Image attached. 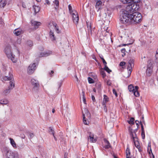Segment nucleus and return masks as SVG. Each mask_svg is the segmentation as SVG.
I'll list each match as a JSON object with an SVG mask.
<instances>
[{"instance_id":"nucleus-3","label":"nucleus","mask_w":158,"mask_h":158,"mask_svg":"<svg viewBox=\"0 0 158 158\" xmlns=\"http://www.w3.org/2000/svg\"><path fill=\"white\" fill-rule=\"evenodd\" d=\"M120 23L125 24L126 25H129L131 24L130 20V14L125 12L122 14L120 19Z\"/></svg>"},{"instance_id":"nucleus-18","label":"nucleus","mask_w":158,"mask_h":158,"mask_svg":"<svg viewBox=\"0 0 158 158\" xmlns=\"http://www.w3.org/2000/svg\"><path fill=\"white\" fill-rule=\"evenodd\" d=\"M103 97V101L102 104V105H105L106 103L108 101L109 98L106 95H104Z\"/></svg>"},{"instance_id":"nucleus-36","label":"nucleus","mask_w":158,"mask_h":158,"mask_svg":"<svg viewBox=\"0 0 158 158\" xmlns=\"http://www.w3.org/2000/svg\"><path fill=\"white\" fill-rule=\"evenodd\" d=\"M104 66V69L108 73H110L111 72V71L109 69L106 65Z\"/></svg>"},{"instance_id":"nucleus-26","label":"nucleus","mask_w":158,"mask_h":158,"mask_svg":"<svg viewBox=\"0 0 158 158\" xmlns=\"http://www.w3.org/2000/svg\"><path fill=\"white\" fill-rule=\"evenodd\" d=\"M9 139L10 140V143L11 145L15 148H16L17 147L16 144L13 139L10 138Z\"/></svg>"},{"instance_id":"nucleus-19","label":"nucleus","mask_w":158,"mask_h":158,"mask_svg":"<svg viewBox=\"0 0 158 158\" xmlns=\"http://www.w3.org/2000/svg\"><path fill=\"white\" fill-rule=\"evenodd\" d=\"M104 141L106 144L104 147L106 149H108L111 147L109 142L106 139H104Z\"/></svg>"},{"instance_id":"nucleus-13","label":"nucleus","mask_w":158,"mask_h":158,"mask_svg":"<svg viewBox=\"0 0 158 158\" xmlns=\"http://www.w3.org/2000/svg\"><path fill=\"white\" fill-rule=\"evenodd\" d=\"M49 37L50 40L52 41H54L56 39V36L55 35L54 31L52 30H50L49 33Z\"/></svg>"},{"instance_id":"nucleus-11","label":"nucleus","mask_w":158,"mask_h":158,"mask_svg":"<svg viewBox=\"0 0 158 158\" xmlns=\"http://www.w3.org/2000/svg\"><path fill=\"white\" fill-rule=\"evenodd\" d=\"M24 30L21 28L16 29L14 31V34L16 36H18L23 33Z\"/></svg>"},{"instance_id":"nucleus-5","label":"nucleus","mask_w":158,"mask_h":158,"mask_svg":"<svg viewBox=\"0 0 158 158\" xmlns=\"http://www.w3.org/2000/svg\"><path fill=\"white\" fill-rule=\"evenodd\" d=\"M139 8V6L136 3L133 2L129 3L126 7V12L130 14L133 13L135 11L137 10Z\"/></svg>"},{"instance_id":"nucleus-16","label":"nucleus","mask_w":158,"mask_h":158,"mask_svg":"<svg viewBox=\"0 0 158 158\" xmlns=\"http://www.w3.org/2000/svg\"><path fill=\"white\" fill-rule=\"evenodd\" d=\"M53 26L54 27V29L56 33L58 34L60 33L61 31L59 29L58 26L57 25V24L56 23H53Z\"/></svg>"},{"instance_id":"nucleus-42","label":"nucleus","mask_w":158,"mask_h":158,"mask_svg":"<svg viewBox=\"0 0 158 158\" xmlns=\"http://www.w3.org/2000/svg\"><path fill=\"white\" fill-rule=\"evenodd\" d=\"M53 3H54L56 7H58L59 6V1L58 0H55L53 1Z\"/></svg>"},{"instance_id":"nucleus-20","label":"nucleus","mask_w":158,"mask_h":158,"mask_svg":"<svg viewBox=\"0 0 158 158\" xmlns=\"http://www.w3.org/2000/svg\"><path fill=\"white\" fill-rule=\"evenodd\" d=\"M102 4V2L100 0L98 1L96 4L95 7L98 9V10L101 8Z\"/></svg>"},{"instance_id":"nucleus-28","label":"nucleus","mask_w":158,"mask_h":158,"mask_svg":"<svg viewBox=\"0 0 158 158\" xmlns=\"http://www.w3.org/2000/svg\"><path fill=\"white\" fill-rule=\"evenodd\" d=\"M128 89L130 92H133L134 91L135 89V87H134L132 85H130L128 86Z\"/></svg>"},{"instance_id":"nucleus-4","label":"nucleus","mask_w":158,"mask_h":158,"mask_svg":"<svg viewBox=\"0 0 158 158\" xmlns=\"http://www.w3.org/2000/svg\"><path fill=\"white\" fill-rule=\"evenodd\" d=\"M4 52L8 58L11 59L13 62L16 63L17 62V58L12 54L11 51V47L10 45H8L5 47Z\"/></svg>"},{"instance_id":"nucleus-38","label":"nucleus","mask_w":158,"mask_h":158,"mask_svg":"<svg viewBox=\"0 0 158 158\" xmlns=\"http://www.w3.org/2000/svg\"><path fill=\"white\" fill-rule=\"evenodd\" d=\"M68 8L69 9V12L70 14L73 13V11H75V10H73L72 6L70 4H69V5L68 6Z\"/></svg>"},{"instance_id":"nucleus-29","label":"nucleus","mask_w":158,"mask_h":158,"mask_svg":"<svg viewBox=\"0 0 158 158\" xmlns=\"http://www.w3.org/2000/svg\"><path fill=\"white\" fill-rule=\"evenodd\" d=\"M126 157H130V155L131 154V152L129 148L128 147L126 151Z\"/></svg>"},{"instance_id":"nucleus-25","label":"nucleus","mask_w":158,"mask_h":158,"mask_svg":"<svg viewBox=\"0 0 158 158\" xmlns=\"http://www.w3.org/2000/svg\"><path fill=\"white\" fill-rule=\"evenodd\" d=\"M33 7L35 15L39 12L40 8L39 6H34Z\"/></svg>"},{"instance_id":"nucleus-17","label":"nucleus","mask_w":158,"mask_h":158,"mask_svg":"<svg viewBox=\"0 0 158 158\" xmlns=\"http://www.w3.org/2000/svg\"><path fill=\"white\" fill-rule=\"evenodd\" d=\"M11 90L10 89L7 88L3 91L2 94L3 95L6 96L10 93Z\"/></svg>"},{"instance_id":"nucleus-9","label":"nucleus","mask_w":158,"mask_h":158,"mask_svg":"<svg viewBox=\"0 0 158 158\" xmlns=\"http://www.w3.org/2000/svg\"><path fill=\"white\" fill-rule=\"evenodd\" d=\"M36 69L35 63H33L30 64L28 67L27 73L29 74H32L34 72Z\"/></svg>"},{"instance_id":"nucleus-61","label":"nucleus","mask_w":158,"mask_h":158,"mask_svg":"<svg viewBox=\"0 0 158 158\" xmlns=\"http://www.w3.org/2000/svg\"><path fill=\"white\" fill-rule=\"evenodd\" d=\"M148 152L149 153V154L150 155H152V149H150L149 151H148Z\"/></svg>"},{"instance_id":"nucleus-12","label":"nucleus","mask_w":158,"mask_h":158,"mask_svg":"<svg viewBox=\"0 0 158 158\" xmlns=\"http://www.w3.org/2000/svg\"><path fill=\"white\" fill-rule=\"evenodd\" d=\"M2 79L4 81H10L13 79V75L12 73L10 72L9 73V76H3Z\"/></svg>"},{"instance_id":"nucleus-57","label":"nucleus","mask_w":158,"mask_h":158,"mask_svg":"<svg viewBox=\"0 0 158 158\" xmlns=\"http://www.w3.org/2000/svg\"><path fill=\"white\" fill-rule=\"evenodd\" d=\"M102 60L104 66L106 65L107 63L104 58L102 59Z\"/></svg>"},{"instance_id":"nucleus-27","label":"nucleus","mask_w":158,"mask_h":158,"mask_svg":"<svg viewBox=\"0 0 158 158\" xmlns=\"http://www.w3.org/2000/svg\"><path fill=\"white\" fill-rule=\"evenodd\" d=\"M6 4V0H1L0 1V6L4 7Z\"/></svg>"},{"instance_id":"nucleus-64","label":"nucleus","mask_w":158,"mask_h":158,"mask_svg":"<svg viewBox=\"0 0 158 158\" xmlns=\"http://www.w3.org/2000/svg\"><path fill=\"white\" fill-rule=\"evenodd\" d=\"M150 158H154V156L153 155V153H152V155H150Z\"/></svg>"},{"instance_id":"nucleus-56","label":"nucleus","mask_w":158,"mask_h":158,"mask_svg":"<svg viewBox=\"0 0 158 158\" xmlns=\"http://www.w3.org/2000/svg\"><path fill=\"white\" fill-rule=\"evenodd\" d=\"M50 3L49 0H45V2L44 3L45 4H47L48 5H50Z\"/></svg>"},{"instance_id":"nucleus-53","label":"nucleus","mask_w":158,"mask_h":158,"mask_svg":"<svg viewBox=\"0 0 158 158\" xmlns=\"http://www.w3.org/2000/svg\"><path fill=\"white\" fill-rule=\"evenodd\" d=\"M85 111L86 112V113L87 114V115L89 117L90 116V113H89V111L87 109L85 110Z\"/></svg>"},{"instance_id":"nucleus-46","label":"nucleus","mask_w":158,"mask_h":158,"mask_svg":"<svg viewBox=\"0 0 158 158\" xmlns=\"http://www.w3.org/2000/svg\"><path fill=\"white\" fill-rule=\"evenodd\" d=\"M140 123L141 125L142 132L144 131L143 124H142V122L141 121L140 122Z\"/></svg>"},{"instance_id":"nucleus-54","label":"nucleus","mask_w":158,"mask_h":158,"mask_svg":"<svg viewBox=\"0 0 158 158\" xmlns=\"http://www.w3.org/2000/svg\"><path fill=\"white\" fill-rule=\"evenodd\" d=\"M104 106V111L106 112H107V109L106 107V104L105 105H103Z\"/></svg>"},{"instance_id":"nucleus-23","label":"nucleus","mask_w":158,"mask_h":158,"mask_svg":"<svg viewBox=\"0 0 158 158\" xmlns=\"http://www.w3.org/2000/svg\"><path fill=\"white\" fill-rule=\"evenodd\" d=\"M14 41L15 42L13 44L14 46H15L17 44H19L21 43V39L20 38H18L16 40L14 39Z\"/></svg>"},{"instance_id":"nucleus-51","label":"nucleus","mask_w":158,"mask_h":158,"mask_svg":"<svg viewBox=\"0 0 158 158\" xmlns=\"http://www.w3.org/2000/svg\"><path fill=\"white\" fill-rule=\"evenodd\" d=\"M113 92L114 94L116 97L118 96V94L117 93L116 90L115 89H113Z\"/></svg>"},{"instance_id":"nucleus-14","label":"nucleus","mask_w":158,"mask_h":158,"mask_svg":"<svg viewBox=\"0 0 158 158\" xmlns=\"http://www.w3.org/2000/svg\"><path fill=\"white\" fill-rule=\"evenodd\" d=\"M52 53V52L50 51L48 52H43L40 53L39 55L40 57H42L43 56H49Z\"/></svg>"},{"instance_id":"nucleus-15","label":"nucleus","mask_w":158,"mask_h":158,"mask_svg":"<svg viewBox=\"0 0 158 158\" xmlns=\"http://www.w3.org/2000/svg\"><path fill=\"white\" fill-rule=\"evenodd\" d=\"M15 87V82L13 79L11 80L9 82V85L8 87L11 90Z\"/></svg>"},{"instance_id":"nucleus-60","label":"nucleus","mask_w":158,"mask_h":158,"mask_svg":"<svg viewBox=\"0 0 158 158\" xmlns=\"http://www.w3.org/2000/svg\"><path fill=\"white\" fill-rule=\"evenodd\" d=\"M29 136H30V138H31L34 136V134L33 133H31L30 134Z\"/></svg>"},{"instance_id":"nucleus-30","label":"nucleus","mask_w":158,"mask_h":158,"mask_svg":"<svg viewBox=\"0 0 158 158\" xmlns=\"http://www.w3.org/2000/svg\"><path fill=\"white\" fill-rule=\"evenodd\" d=\"M152 68H147L146 70L147 74L148 76H150L151 73L152 72Z\"/></svg>"},{"instance_id":"nucleus-22","label":"nucleus","mask_w":158,"mask_h":158,"mask_svg":"<svg viewBox=\"0 0 158 158\" xmlns=\"http://www.w3.org/2000/svg\"><path fill=\"white\" fill-rule=\"evenodd\" d=\"M9 103L8 100L6 98H3L0 100V104L6 105Z\"/></svg>"},{"instance_id":"nucleus-24","label":"nucleus","mask_w":158,"mask_h":158,"mask_svg":"<svg viewBox=\"0 0 158 158\" xmlns=\"http://www.w3.org/2000/svg\"><path fill=\"white\" fill-rule=\"evenodd\" d=\"M88 139L90 140V142L93 143L95 142L97 140L95 139H94L93 135L92 134L89 135Z\"/></svg>"},{"instance_id":"nucleus-10","label":"nucleus","mask_w":158,"mask_h":158,"mask_svg":"<svg viewBox=\"0 0 158 158\" xmlns=\"http://www.w3.org/2000/svg\"><path fill=\"white\" fill-rule=\"evenodd\" d=\"M132 137L133 139L135 145V146L136 148H137L139 152H141L142 151V150L140 146L139 145V143L138 141L135 140L136 139H137V138L135 136H134L133 134H132Z\"/></svg>"},{"instance_id":"nucleus-40","label":"nucleus","mask_w":158,"mask_h":158,"mask_svg":"<svg viewBox=\"0 0 158 158\" xmlns=\"http://www.w3.org/2000/svg\"><path fill=\"white\" fill-rule=\"evenodd\" d=\"M49 132L50 134H52L53 135H54V131L51 127H50L49 128Z\"/></svg>"},{"instance_id":"nucleus-49","label":"nucleus","mask_w":158,"mask_h":158,"mask_svg":"<svg viewBox=\"0 0 158 158\" xmlns=\"http://www.w3.org/2000/svg\"><path fill=\"white\" fill-rule=\"evenodd\" d=\"M4 24V23L3 21V19L1 17H0V25H2Z\"/></svg>"},{"instance_id":"nucleus-33","label":"nucleus","mask_w":158,"mask_h":158,"mask_svg":"<svg viewBox=\"0 0 158 158\" xmlns=\"http://www.w3.org/2000/svg\"><path fill=\"white\" fill-rule=\"evenodd\" d=\"M32 24L34 26H39L40 25L41 23L36 21L31 22Z\"/></svg>"},{"instance_id":"nucleus-39","label":"nucleus","mask_w":158,"mask_h":158,"mask_svg":"<svg viewBox=\"0 0 158 158\" xmlns=\"http://www.w3.org/2000/svg\"><path fill=\"white\" fill-rule=\"evenodd\" d=\"M88 82L90 84L93 83L94 82V81L92 78L89 77L88 79Z\"/></svg>"},{"instance_id":"nucleus-52","label":"nucleus","mask_w":158,"mask_h":158,"mask_svg":"<svg viewBox=\"0 0 158 158\" xmlns=\"http://www.w3.org/2000/svg\"><path fill=\"white\" fill-rule=\"evenodd\" d=\"M106 83L107 85H111V83L110 82V80H108L107 81Z\"/></svg>"},{"instance_id":"nucleus-48","label":"nucleus","mask_w":158,"mask_h":158,"mask_svg":"<svg viewBox=\"0 0 158 158\" xmlns=\"http://www.w3.org/2000/svg\"><path fill=\"white\" fill-rule=\"evenodd\" d=\"M101 73L102 75L103 78H104L106 76V74L105 72L104 71H102L101 72Z\"/></svg>"},{"instance_id":"nucleus-41","label":"nucleus","mask_w":158,"mask_h":158,"mask_svg":"<svg viewBox=\"0 0 158 158\" xmlns=\"http://www.w3.org/2000/svg\"><path fill=\"white\" fill-rule=\"evenodd\" d=\"M82 99H83V101L84 103L85 104H86V100H85V93L83 91L82 92Z\"/></svg>"},{"instance_id":"nucleus-34","label":"nucleus","mask_w":158,"mask_h":158,"mask_svg":"<svg viewBox=\"0 0 158 158\" xmlns=\"http://www.w3.org/2000/svg\"><path fill=\"white\" fill-rule=\"evenodd\" d=\"M26 44L27 46H29V47H31L33 45V43L31 40L27 41V42Z\"/></svg>"},{"instance_id":"nucleus-50","label":"nucleus","mask_w":158,"mask_h":158,"mask_svg":"<svg viewBox=\"0 0 158 158\" xmlns=\"http://www.w3.org/2000/svg\"><path fill=\"white\" fill-rule=\"evenodd\" d=\"M141 135L142 139H144L145 137L144 131L141 132Z\"/></svg>"},{"instance_id":"nucleus-58","label":"nucleus","mask_w":158,"mask_h":158,"mask_svg":"<svg viewBox=\"0 0 158 158\" xmlns=\"http://www.w3.org/2000/svg\"><path fill=\"white\" fill-rule=\"evenodd\" d=\"M92 99L94 102H95L96 101L95 99L94 96V95H92L91 96Z\"/></svg>"},{"instance_id":"nucleus-37","label":"nucleus","mask_w":158,"mask_h":158,"mask_svg":"<svg viewBox=\"0 0 158 158\" xmlns=\"http://www.w3.org/2000/svg\"><path fill=\"white\" fill-rule=\"evenodd\" d=\"M148 64L147 66V68H152V64L150 60H148Z\"/></svg>"},{"instance_id":"nucleus-21","label":"nucleus","mask_w":158,"mask_h":158,"mask_svg":"<svg viewBox=\"0 0 158 158\" xmlns=\"http://www.w3.org/2000/svg\"><path fill=\"white\" fill-rule=\"evenodd\" d=\"M139 87L137 86H135V89L134 91L133 92L134 95L136 97H139V94L138 91Z\"/></svg>"},{"instance_id":"nucleus-31","label":"nucleus","mask_w":158,"mask_h":158,"mask_svg":"<svg viewBox=\"0 0 158 158\" xmlns=\"http://www.w3.org/2000/svg\"><path fill=\"white\" fill-rule=\"evenodd\" d=\"M135 119L133 117H131L130 118V120H129L128 121V123L130 124H134V121Z\"/></svg>"},{"instance_id":"nucleus-45","label":"nucleus","mask_w":158,"mask_h":158,"mask_svg":"<svg viewBox=\"0 0 158 158\" xmlns=\"http://www.w3.org/2000/svg\"><path fill=\"white\" fill-rule=\"evenodd\" d=\"M87 25L88 28L90 29V30H91V26L90 23H89V22H87Z\"/></svg>"},{"instance_id":"nucleus-44","label":"nucleus","mask_w":158,"mask_h":158,"mask_svg":"<svg viewBox=\"0 0 158 158\" xmlns=\"http://www.w3.org/2000/svg\"><path fill=\"white\" fill-rule=\"evenodd\" d=\"M125 64L126 63L125 62L122 61L120 63L119 65L121 66H122L123 68V66H124Z\"/></svg>"},{"instance_id":"nucleus-32","label":"nucleus","mask_w":158,"mask_h":158,"mask_svg":"<svg viewBox=\"0 0 158 158\" xmlns=\"http://www.w3.org/2000/svg\"><path fill=\"white\" fill-rule=\"evenodd\" d=\"M83 122L85 124L88 125L89 123V122L87 121V120L85 119V114L83 113Z\"/></svg>"},{"instance_id":"nucleus-47","label":"nucleus","mask_w":158,"mask_h":158,"mask_svg":"<svg viewBox=\"0 0 158 158\" xmlns=\"http://www.w3.org/2000/svg\"><path fill=\"white\" fill-rule=\"evenodd\" d=\"M63 81L62 80H61L58 83L59 88H60L62 85Z\"/></svg>"},{"instance_id":"nucleus-6","label":"nucleus","mask_w":158,"mask_h":158,"mask_svg":"<svg viewBox=\"0 0 158 158\" xmlns=\"http://www.w3.org/2000/svg\"><path fill=\"white\" fill-rule=\"evenodd\" d=\"M31 83L33 86L32 89V92L34 93H37L39 89L40 85L39 82L36 79L34 78L31 80Z\"/></svg>"},{"instance_id":"nucleus-62","label":"nucleus","mask_w":158,"mask_h":158,"mask_svg":"<svg viewBox=\"0 0 158 158\" xmlns=\"http://www.w3.org/2000/svg\"><path fill=\"white\" fill-rule=\"evenodd\" d=\"M121 52H122L123 53H125V48H123L121 50Z\"/></svg>"},{"instance_id":"nucleus-8","label":"nucleus","mask_w":158,"mask_h":158,"mask_svg":"<svg viewBox=\"0 0 158 158\" xmlns=\"http://www.w3.org/2000/svg\"><path fill=\"white\" fill-rule=\"evenodd\" d=\"M71 14L72 15V19L74 23L76 24L78 23L79 21V17L76 11H74Z\"/></svg>"},{"instance_id":"nucleus-7","label":"nucleus","mask_w":158,"mask_h":158,"mask_svg":"<svg viewBox=\"0 0 158 158\" xmlns=\"http://www.w3.org/2000/svg\"><path fill=\"white\" fill-rule=\"evenodd\" d=\"M134 60L133 59L130 60L128 62L127 67V69L128 70V73L129 74L128 75V77L130 76L132 70V68L134 66Z\"/></svg>"},{"instance_id":"nucleus-55","label":"nucleus","mask_w":158,"mask_h":158,"mask_svg":"<svg viewBox=\"0 0 158 158\" xmlns=\"http://www.w3.org/2000/svg\"><path fill=\"white\" fill-rule=\"evenodd\" d=\"M155 56L156 57V60H158V49L156 51Z\"/></svg>"},{"instance_id":"nucleus-35","label":"nucleus","mask_w":158,"mask_h":158,"mask_svg":"<svg viewBox=\"0 0 158 158\" xmlns=\"http://www.w3.org/2000/svg\"><path fill=\"white\" fill-rule=\"evenodd\" d=\"M123 4H127L131 3V0H120Z\"/></svg>"},{"instance_id":"nucleus-59","label":"nucleus","mask_w":158,"mask_h":158,"mask_svg":"<svg viewBox=\"0 0 158 158\" xmlns=\"http://www.w3.org/2000/svg\"><path fill=\"white\" fill-rule=\"evenodd\" d=\"M136 125L137 126V127L139 126V122L138 120H136L135 121Z\"/></svg>"},{"instance_id":"nucleus-63","label":"nucleus","mask_w":158,"mask_h":158,"mask_svg":"<svg viewBox=\"0 0 158 158\" xmlns=\"http://www.w3.org/2000/svg\"><path fill=\"white\" fill-rule=\"evenodd\" d=\"M67 155L68 153H65L64 155V158H68L67 157Z\"/></svg>"},{"instance_id":"nucleus-1","label":"nucleus","mask_w":158,"mask_h":158,"mask_svg":"<svg viewBox=\"0 0 158 158\" xmlns=\"http://www.w3.org/2000/svg\"><path fill=\"white\" fill-rule=\"evenodd\" d=\"M3 155L5 156L6 158H15L18 156L17 152H13L8 148L3 147L1 149Z\"/></svg>"},{"instance_id":"nucleus-2","label":"nucleus","mask_w":158,"mask_h":158,"mask_svg":"<svg viewBox=\"0 0 158 158\" xmlns=\"http://www.w3.org/2000/svg\"><path fill=\"white\" fill-rule=\"evenodd\" d=\"M141 14L138 12L130 14V20L131 24H136L141 22L142 20Z\"/></svg>"},{"instance_id":"nucleus-43","label":"nucleus","mask_w":158,"mask_h":158,"mask_svg":"<svg viewBox=\"0 0 158 158\" xmlns=\"http://www.w3.org/2000/svg\"><path fill=\"white\" fill-rule=\"evenodd\" d=\"M150 149H152L151 148V142H149L148 144V151H149Z\"/></svg>"}]
</instances>
